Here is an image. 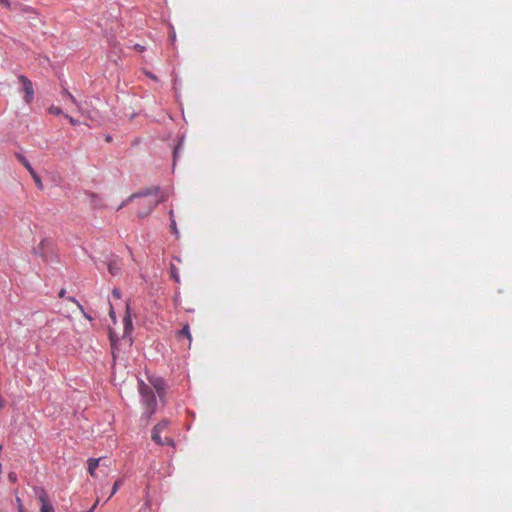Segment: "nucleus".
Returning a JSON list of instances; mask_svg holds the SVG:
<instances>
[{
	"label": "nucleus",
	"mask_w": 512,
	"mask_h": 512,
	"mask_svg": "<svg viewBox=\"0 0 512 512\" xmlns=\"http://www.w3.org/2000/svg\"><path fill=\"white\" fill-rule=\"evenodd\" d=\"M18 159L21 161V163L24 165V167L28 170V172L32 176L36 186L39 189H43V183H42L40 176L36 173V171L33 169V167L30 165V163L27 161V159L21 155L18 156Z\"/></svg>",
	"instance_id": "423d86ee"
},
{
	"label": "nucleus",
	"mask_w": 512,
	"mask_h": 512,
	"mask_svg": "<svg viewBox=\"0 0 512 512\" xmlns=\"http://www.w3.org/2000/svg\"><path fill=\"white\" fill-rule=\"evenodd\" d=\"M19 82L22 84V90L24 92V101L30 104L34 99V88L32 82L25 76L21 75L18 77Z\"/></svg>",
	"instance_id": "f03ea898"
},
{
	"label": "nucleus",
	"mask_w": 512,
	"mask_h": 512,
	"mask_svg": "<svg viewBox=\"0 0 512 512\" xmlns=\"http://www.w3.org/2000/svg\"><path fill=\"white\" fill-rule=\"evenodd\" d=\"M62 94H63L64 97H67V99H69L74 105H76L78 107V102H77L76 98L69 91H67L65 89L62 92Z\"/></svg>",
	"instance_id": "dca6fc26"
},
{
	"label": "nucleus",
	"mask_w": 512,
	"mask_h": 512,
	"mask_svg": "<svg viewBox=\"0 0 512 512\" xmlns=\"http://www.w3.org/2000/svg\"><path fill=\"white\" fill-rule=\"evenodd\" d=\"M171 40L175 41V34L171 35Z\"/></svg>",
	"instance_id": "2f4dec72"
},
{
	"label": "nucleus",
	"mask_w": 512,
	"mask_h": 512,
	"mask_svg": "<svg viewBox=\"0 0 512 512\" xmlns=\"http://www.w3.org/2000/svg\"><path fill=\"white\" fill-rule=\"evenodd\" d=\"M45 332H46V329H45V328L40 329V333H41V334H43V333H45Z\"/></svg>",
	"instance_id": "7c9ffc66"
},
{
	"label": "nucleus",
	"mask_w": 512,
	"mask_h": 512,
	"mask_svg": "<svg viewBox=\"0 0 512 512\" xmlns=\"http://www.w3.org/2000/svg\"><path fill=\"white\" fill-rule=\"evenodd\" d=\"M123 324H124V333H123V339H127V342L128 344H131V339L129 338L132 330H133V324H132V320H131V317H130V314H129V306L127 305L126 307V315L123 319Z\"/></svg>",
	"instance_id": "0eeeda50"
},
{
	"label": "nucleus",
	"mask_w": 512,
	"mask_h": 512,
	"mask_svg": "<svg viewBox=\"0 0 512 512\" xmlns=\"http://www.w3.org/2000/svg\"><path fill=\"white\" fill-rule=\"evenodd\" d=\"M19 512H24L21 506L19 508Z\"/></svg>",
	"instance_id": "473e14b6"
},
{
	"label": "nucleus",
	"mask_w": 512,
	"mask_h": 512,
	"mask_svg": "<svg viewBox=\"0 0 512 512\" xmlns=\"http://www.w3.org/2000/svg\"><path fill=\"white\" fill-rule=\"evenodd\" d=\"M154 389L157 391L158 395L160 397H162L163 393H164V389H165V385H164V382L162 379H154L153 381H151Z\"/></svg>",
	"instance_id": "1a4fd4ad"
},
{
	"label": "nucleus",
	"mask_w": 512,
	"mask_h": 512,
	"mask_svg": "<svg viewBox=\"0 0 512 512\" xmlns=\"http://www.w3.org/2000/svg\"><path fill=\"white\" fill-rule=\"evenodd\" d=\"M171 276L173 277V279L176 281V282H179L180 279H179V275H178V272H177V269L174 265H171Z\"/></svg>",
	"instance_id": "f3484780"
},
{
	"label": "nucleus",
	"mask_w": 512,
	"mask_h": 512,
	"mask_svg": "<svg viewBox=\"0 0 512 512\" xmlns=\"http://www.w3.org/2000/svg\"><path fill=\"white\" fill-rule=\"evenodd\" d=\"M169 422L166 420V425L160 428V434H162L168 428Z\"/></svg>",
	"instance_id": "a878e982"
},
{
	"label": "nucleus",
	"mask_w": 512,
	"mask_h": 512,
	"mask_svg": "<svg viewBox=\"0 0 512 512\" xmlns=\"http://www.w3.org/2000/svg\"><path fill=\"white\" fill-rule=\"evenodd\" d=\"M139 392L141 394L142 403L146 407V413L151 416L155 413L157 400L153 390L144 382L139 383Z\"/></svg>",
	"instance_id": "f257e3e1"
},
{
	"label": "nucleus",
	"mask_w": 512,
	"mask_h": 512,
	"mask_svg": "<svg viewBox=\"0 0 512 512\" xmlns=\"http://www.w3.org/2000/svg\"><path fill=\"white\" fill-rule=\"evenodd\" d=\"M135 49L138 50L139 52H142L144 50V46L137 44V45H135Z\"/></svg>",
	"instance_id": "bb28decb"
},
{
	"label": "nucleus",
	"mask_w": 512,
	"mask_h": 512,
	"mask_svg": "<svg viewBox=\"0 0 512 512\" xmlns=\"http://www.w3.org/2000/svg\"><path fill=\"white\" fill-rule=\"evenodd\" d=\"M8 479H9V481H10V482L15 483V482H16V480H17V475H16V473H14V472H10V473L8 474Z\"/></svg>",
	"instance_id": "aec40b11"
},
{
	"label": "nucleus",
	"mask_w": 512,
	"mask_h": 512,
	"mask_svg": "<svg viewBox=\"0 0 512 512\" xmlns=\"http://www.w3.org/2000/svg\"><path fill=\"white\" fill-rule=\"evenodd\" d=\"M97 504H98V501H96V502H95V504L91 507V509H90L89 511L94 512V510H95V508H96Z\"/></svg>",
	"instance_id": "c85d7f7f"
},
{
	"label": "nucleus",
	"mask_w": 512,
	"mask_h": 512,
	"mask_svg": "<svg viewBox=\"0 0 512 512\" xmlns=\"http://www.w3.org/2000/svg\"><path fill=\"white\" fill-rule=\"evenodd\" d=\"M165 425H166V420H163L154 427V429L152 431V440L159 445H172L173 440L171 439V437H169L167 435L162 437L160 434V428Z\"/></svg>",
	"instance_id": "7ed1b4c3"
},
{
	"label": "nucleus",
	"mask_w": 512,
	"mask_h": 512,
	"mask_svg": "<svg viewBox=\"0 0 512 512\" xmlns=\"http://www.w3.org/2000/svg\"><path fill=\"white\" fill-rule=\"evenodd\" d=\"M179 336H184L186 337L188 340H189V343H191V339H192V336H191V332H190V328H189V325L186 324L182 330L179 332Z\"/></svg>",
	"instance_id": "f8f14e48"
},
{
	"label": "nucleus",
	"mask_w": 512,
	"mask_h": 512,
	"mask_svg": "<svg viewBox=\"0 0 512 512\" xmlns=\"http://www.w3.org/2000/svg\"><path fill=\"white\" fill-rule=\"evenodd\" d=\"M65 118L68 119L71 125L75 126L78 124V121L74 119L73 117L69 116L68 114H64Z\"/></svg>",
	"instance_id": "6ab92c4d"
},
{
	"label": "nucleus",
	"mask_w": 512,
	"mask_h": 512,
	"mask_svg": "<svg viewBox=\"0 0 512 512\" xmlns=\"http://www.w3.org/2000/svg\"><path fill=\"white\" fill-rule=\"evenodd\" d=\"M169 422L166 420V425L160 428V434H162L168 428Z\"/></svg>",
	"instance_id": "393cba45"
},
{
	"label": "nucleus",
	"mask_w": 512,
	"mask_h": 512,
	"mask_svg": "<svg viewBox=\"0 0 512 512\" xmlns=\"http://www.w3.org/2000/svg\"><path fill=\"white\" fill-rule=\"evenodd\" d=\"M101 461V458H90L88 460V471H89V474L92 476V477H95V470L96 468L98 467L99 463Z\"/></svg>",
	"instance_id": "6e6552de"
},
{
	"label": "nucleus",
	"mask_w": 512,
	"mask_h": 512,
	"mask_svg": "<svg viewBox=\"0 0 512 512\" xmlns=\"http://www.w3.org/2000/svg\"><path fill=\"white\" fill-rule=\"evenodd\" d=\"M68 300H69V301H71V302H73V303H75V304L78 306V308H79L81 311H83V307H82V305H81V304H80V303H79V302H78L74 297H69V298H68Z\"/></svg>",
	"instance_id": "4be33fe9"
},
{
	"label": "nucleus",
	"mask_w": 512,
	"mask_h": 512,
	"mask_svg": "<svg viewBox=\"0 0 512 512\" xmlns=\"http://www.w3.org/2000/svg\"><path fill=\"white\" fill-rule=\"evenodd\" d=\"M2 6L7 7L11 10H16L18 6H20L18 3L12 2L11 0H1Z\"/></svg>",
	"instance_id": "ddd939ff"
},
{
	"label": "nucleus",
	"mask_w": 512,
	"mask_h": 512,
	"mask_svg": "<svg viewBox=\"0 0 512 512\" xmlns=\"http://www.w3.org/2000/svg\"><path fill=\"white\" fill-rule=\"evenodd\" d=\"M122 484H123L122 479H118L114 482L112 492H111L109 498H111L118 491V489L122 486Z\"/></svg>",
	"instance_id": "2eb2a0df"
},
{
	"label": "nucleus",
	"mask_w": 512,
	"mask_h": 512,
	"mask_svg": "<svg viewBox=\"0 0 512 512\" xmlns=\"http://www.w3.org/2000/svg\"><path fill=\"white\" fill-rule=\"evenodd\" d=\"M108 270L111 275L118 276L120 274L121 268L116 261H111L108 264Z\"/></svg>",
	"instance_id": "9b49d317"
},
{
	"label": "nucleus",
	"mask_w": 512,
	"mask_h": 512,
	"mask_svg": "<svg viewBox=\"0 0 512 512\" xmlns=\"http://www.w3.org/2000/svg\"><path fill=\"white\" fill-rule=\"evenodd\" d=\"M48 112L52 115H55V116H58V115H61L63 114L62 110L60 107L58 106H55V105H52L48 108Z\"/></svg>",
	"instance_id": "4468645a"
},
{
	"label": "nucleus",
	"mask_w": 512,
	"mask_h": 512,
	"mask_svg": "<svg viewBox=\"0 0 512 512\" xmlns=\"http://www.w3.org/2000/svg\"><path fill=\"white\" fill-rule=\"evenodd\" d=\"M34 492L41 503L40 512H53L47 492L43 488H34Z\"/></svg>",
	"instance_id": "39448f33"
},
{
	"label": "nucleus",
	"mask_w": 512,
	"mask_h": 512,
	"mask_svg": "<svg viewBox=\"0 0 512 512\" xmlns=\"http://www.w3.org/2000/svg\"><path fill=\"white\" fill-rule=\"evenodd\" d=\"M53 250V243L49 239H42L40 243L34 247V253L40 256L43 261H48V252Z\"/></svg>",
	"instance_id": "20e7f679"
},
{
	"label": "nucleus",
	"mask_w": 512,
	"mask_h": 512,
	"mask_svg": "<svg viewBox=\"0 0 512 512\" xmlns=\"http://www.w3.org/2000/svg\"><path fill=\"white\" fill-rule=\"evenodd\" d=\"M112 295H113V297H114V298H116V299H120V298H121V292H120V290H119V289H117V288L113 289V291H112Z\"/></svg>",
	"instance_id": "412c9836"
},
{
	"label": "nucleus",
	"mask_w": 512,
	"mask_h": 512,
	"mask_svg": "<svg viewBox=\"0 0 512 512\" xmlns=\"http://www.w3.org/2000/svg\"><path fill=\"white\" fill-rule=\"evenodd\" d=\"M109 315L113 320H115V312L112 305H110Z\"/></svg>",
	"instance_id": "b1692460"
},
{
	"label": "nucleus",
	"mask_w": 512,
	"mask_h": 512,
	"mask_svg": "<svg viewBox=\"0 0 512 512\" xmlns=\"http://www.w3.org/2000/svg\"><path fill=\"white\" fill-rule=\"evenodd\" d=\"M159 203V200H154V201H148V205H149V209L148 211L143 214L142 216H146L157 204Z\"/></svg>",
	"instance_id": "a211bd4d"
},
{
	"label": "nucleus",
	"mask_w": 512,
	"mask_h": 512,
	"mask_svg": "<svg viewBox=\"0 0 512 512\" xmlns=\"http://www.w3.org/2000/svg\"><path fill=\"white\" fill-rule=\"evenodd\" d=\"M169 214H170V217H171V227H172L173 230H176V223L172 219V217H173V210H170Z\"/></svg>",
	"instance_id": "5701e85b"
},
{
	"label": "nucleus",
	"mask_w": 512,
	"mask_h": 512,
	"mask_svg": "<svg viewBox=\"0 0 512 512\" xmlns=\"http://www.w3.org/2000/svg\"><path fill=\"white\" fill-rule=\"evenodd\" d=\"M147 75H148L150 78L154 79V80L156 79V77H155L153 74H151V73H147Z\"/></svg>",
	"instance_id": "c756f323"
},
{
	"label": "nucleus",
	"mask_w": 512,
	"mask_h": 512,
	"mask_svg": "<svg viewBox=\"0 0 512 512\" xmlns=\"http://www.w3.org/2000/svg\"><path fill=\"white\" fill-rule=\"evenodd\" d=\"M65 293H66L65 289H61L59 292V297L63 298L65 296Z\"/></svg>",
	"instance_id": "cd10ccee"
},
{
	"label": "nucleus",
	"mask_w": 512,
	"mask_h": 512,
	"mask_svg": "<svg viewBox=\"0 0 512 512\" xmlns=\"http://www.w3.org/2000/svg\"><path fill=\"white\" fill-rule=\"evenodd\" d=\"M109 338L111 342L112 354L115 357L116 353L118 352V338L113 331H110Z\"/></svg>",
	"instance_id": "9d476101"
}]
</instances>
